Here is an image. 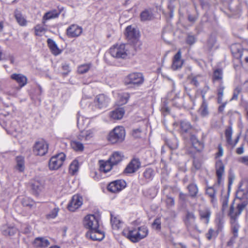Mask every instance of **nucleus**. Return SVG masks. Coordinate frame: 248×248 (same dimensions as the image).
<instances>
[{"mask_svg":"<svg viewBox=\"0 0 248 248\" xmlns=\"http://www.w3.org/2000/svg\"><path fill=\"white\" fill-rule=\"evenodd\" d=\"M34 33L36 36H41L44 34L47 31V29L43 25L37 24L34 27Z\"/></svg>","mask_w":248,"mask_h":248,"instance_id":"obj_38","label":"nucleus"},{"mask_svg":"<svg viewBox=\"0 0 248 248\" xmlns=\"http://www.w3.org/2000/svg\"><path fill=\"white\" fill-rule=\"evenodd\" d=\"M196 41V38L194 35H188L186 39V42L188 45H192Z\"/></svg>","mask_w":248,"mask_h":248,"instance_id":"obj_56","label":"nucleus"},{"mask_svg":"<svg viewBox=\"0 0 248 248\" xmlns=\"http://www.w3.org/2000/svg\"><path fill=\"white\" fill-rule=\"evenodd\" d=\"M124 114V109L122 108H120L110 112L109 116L114 120H120L123 118Z\"/></svg>","mask_w":248,"mask_h":248,"instance_id":"obj_32","label":"nucleus"},{"mask_svg":"<svg viewBox=\"0 0 248 248\" xmlns=\"http://www.w3.org/2000/svg\"><path fill=\"white\" fill-rule=\"evenodd\" d=\"M192 143L195 148H198V146H197V144H198L199 145H201V143L195 138H194V137L192 138Z\"/></svg>","mask_w":248,"mask_h":248,"instance_id":"obj_61","label":"nucleus"},{"mask_svg":"<svg viewBox=\"0 0 248 248\" xmlns=\"http://www.w3.org/2000/svg\"><path fill=\"white\" fill-rule=\"evenodd\" d=\"M240 92V89L239 88L237 87L235 88V90H234L233 96L232 99H237Z\"/></svg>","mask_w":248,"mask_h":248,"instance_id":"obj_58","label":"nucleus"},{"mask_svg":"<svg viewBox=\"0 0 248 248\" xmlns=\"http://www.w3.org/2000/svg\"><path fill=\"white\" fill-rule=\"evenodd\" d=\"M99 165L100 171L105 173L109 171L113 166L111 162L109 161L108 159L106 161L100 160L99 161Z\"/></svg>","mask_w":248,"mask_h":248,"instance_id":"obj_27","label":"nucleus"},{"mask_svg":"<svg viewBox=\"0 0 248 248\" xmlns=\"http://www.w3.org/2000/svg\"><path fill=\"white\" fill-rule=\"evenodd\" d=\"M154 170L151 168H148L143 172V176L146 179L151 180L154 176Z\"/></svg>","mask_w":248,"mask_h":248,"instance_id":"obj_50","label":"nucleus"},{"mask_svg":"<svg viewBox=\"0 0 248 248\" xmlns=\"http://www.w3.org/2000/svg\"><path fill=\"white\" fill-rule=\"evenodd\" d=\"M248 204V200H246L241 201L237 205L236 208L232 205L231 206L229 215L231 218V220L232 222H235L238 217L240 215L242 212Z\"/></svg>","mask_w":248,"mask_h":248,"instance_id":"obj_9","label":"nucleus"},{"mask_svg":"<svg viewBox=\"0 0 248 248\" xmlns=\"http://www.w3.org/2000/svg\"><path fill=\"white\" fill-rule=\"evenodd\" d=\"M216 43V39L214 38H210L207 43L208 46L210 49H211Z\"/></svg>","mask_w":248,"mask_h":248,"instance_id":"obj_57","label":"nucleus"},{"mask_svg":"<svg viewBox=\"0 0 248 248\" xmlns=\"http://www.w3.org/2000/svg\"><path fill=\"white\" fill-rule=\"evenodd\" d=\"M110 102L109 98L104 94H100L96 95L94 99V105H91L89 99L83 97L80 101L81 106L86 108L87 106L92 109L95 108H106Z\"/></svg>","mask_w":248,"mask_h":248,"instance_id":"obj_2","label":"nucleus"},{"mask_svg":"<svg viewBox=\"0 0 248 248\" xmlns=\"http://www.w3.org/2000/svg\"><path fill=\"white\" fill-rule=\"evenodd\" d=\"M126 182L123 180H117L110 182L108 186V190L112 193L119 192L126 186Z\"/></svg>","mask_w":248,"mask_h":248,"instance_id":"obj_13","label":"nucleus"},{"mask_svg":"<svg viewBox=\"0 0 248 248\" xmlns=\"http://www.w3.org/2000/svg\"><path fill=\"white\" fill-rule=\"evenodd\" d=\"M148 232L147 227L143 226L133 229L125 228L122 233L132 242L136 243L146 237Z\"/></svg>","mask_w":248,"mask_h":248,"instance_id":"obj_1","label":"nucleus"},{"mask_svg":"<svg viewBox=\"0 0 248 248\" xmlns=\"http://www.w3.org/2000/svg\"><path fill=\"white\" fill-rule=\"evenodd\" d=\"M205 90L206 92L209 90V87L207 86L205 87ZM202 102L199 108L198 112L200 115L202 117H206L209 115V111L208 109V104L205 99V93H202Z\"/></svg>","mask_w":248,"mask_h":248,"instance_id":"obj_15","label":"nucleus"},{"mask_svg":"<svg viewBox=\"0 0 248 248\" xmlns=\"http://www.w3.org/2000/svg\"><path fill=\"white\" fill-rule=\"evenodd\" d=\"M83 225L89 231L98 229L99 227V217L94 215H88L84 218Z\"/></svg>","mask_w":248,"mask_h":248,"instance_id":"obj_12","label":"nucleus"},{"mask_svg":"<svg viewBox=\"0 0 248 248\" xmlns=\"http://www.w3.org/2000/svg\"><path fill=\"white\" fill-rule=\"evenodd\" d=\"M181 132L182 133H187L191 128L190 123L187 121H182L180 122Z\"/></svg>","mask_w":248,"mask_h":248,"instance_id":"obj_42","label":"nucleus"},{"mask_svg":"<svg viewBox=\"0 0 248 248\" xmlns=\"http://www.w3.org/2000/svg\"><path fill=\"white\" fill-rule=\"evenodd\" d=\"M86 236L92 240L101 241L104 239L105 234L103 231L99 230L98 228L89 231L86 233Z\"/></svg>","mask_w":248,"mask_h":248,"instance_id":"obj_19","label":"nucleus"},{"mask_svg":"<svg viewBox=\"0 0 248 248\" xmlns=\"http://www.w3.org/2000/svg\"><path fill=\"white\" fill-rule=\"evenodd\" d=\"M70 145L71 148L77 152H82L84 148L82 143L76 140H72Z\"/></svg>","mask_w":248,"mask_h":248,"instance_id":"obj_39","label":"nucleus"},{"mask_svg":"<svg viewBox=\"0 0 248 248\" xmlns=\"http://www.w3.org/2000/svg\"><path fill=\"white\" fill-rule=\"evenodd\" d=\"M211 212L209 208H204L199 211L200 220L205 224H208L210 221Z\"/></svg>","mask_w":248,"mask_h":248,"instance_id":"obj_25","label":"nucleus"},{"mask_svg":"<svg viewBox=\"0 0 248 248\" xmlns=\"http://www.w3.org/2000/svg\"><path fill=\"white\" fill-rule=\"evenodd\" d=\"M14 17L16 22L21 26H26L27 24V21L21 11L16 10L14 12Z\"/></svg>","mask_w":248,"mask_h":248,"instance_id":"obj_29","label":"nucleus"},{"mask_svg":"<svg viewBox=\"0 0 248 248\" xmlns=\"http://www.w3.org/2000/svg\"><path fill=\"white\" fill-rule=\"evenodd\" d=\"M181 52L179 50L175 55L173 60L171 67L173 70H176L181 68L183 64V61L181 59Z\"/></svg>","mask_w":248,"mask_h":248,"instance_id":"obj_22","label":"nucleus"},{"mask_svg":"<svg viewBox=\"0 0 248 248\" xmlns=\"http://www.w3.org/2000/svg\"><path fill=\"white\" fill-rule=\"evenodd\" d=\"M59 210L60 209L58 207H55L46 215V218L47 219L55 218L57 217Z\"/></svg>","mask_w":248,"mask_h":248,"instance_id":"obj_47","label":"nucleus"},{"mask_svg":"<svg viewBox=\"0 0 248 248\" xmlns=\"http://www.w3.org/2000/svg\"><path fill=\"white\" fill-rule=\"evenodd\" d=\"M152 14L150 11L145 10L140 14V18L142 21L151 20L152 18Z\"/></svg>","mask_w":248,"mask_h":248,"instance_id":"obj_44","label":"nucleus"},{"mask_svg":"<svg viewBox=\"0 0 248 248\" xmlns=\"http://www.w3.org/2000/svg\"><path fill=\"white\" fill-rule=\"evenodd\" d=\"M216 171L217 178V183L221 185L223 181V176L225 171V167L221 160H218L216 164Z\"/></svg>","mask_w":248,"mask_h":248,"instance_id":"obj_21","label":"nucleus"},{"mask_svg":"<svg viewBox=\"0 0 248 248\" xmlns=\"http://www.w3.org/2000/svg\"><path fill=\"white\" fill-rule=\"evenodd\" d=\"M33 246L38 248H45L50 245L49 240L45 237L36 238L33 242Z\"/></svg>","mask_w":248,"mask_h":248,"instance_id":"obj_23","label":"nucleus"},{"mask_svg":"<svg viewBox=\"0 0 248 248\" xmlns=\"http://www.w3.org/2000/svg\"><path fill=\"white\" fill-rule=\"evenodd\" d=\"M48 144L43 139H40L35 141L33 147V152L36 155L43 156L48 151Z\"/></svg>","mask_w":248,"mask_h":248,"instance_id":"obj_11","label":"nucleus"},{"mask_svg":"<svg viewBox=\"0 0 248 248\" xmlns=\"http://www.w3.org/2000/svg\"><path fill=\"white\" fill-rule=\"evenodd\" d=\"M196 217L193 212H187L186 215L185 223L188 230L197 229L195 223Z\"/></svg>","mask_w":248,"mask_h":248,"instance_id":"obj_16","label":"nucleus"},{"mask_svg":"<svg viewBox=\"0 0 248 248\" xmlns=\"http://www.w3.org/2000/svg\"><path fill=\"white\" fill-rule=\"evenodd\" d=\"M244 153V147L241 145L236 149V153L238 155L242 154Z\"/></svg>","mask_w":248,"mask_h":248,"instance_id":"obj_63","label":"nucleus"},{"mask_svg":"<svg viewBox=\"0 0 248 248\" xmlns=\"http://www.w3.org/2000/svg\"><path fill=\"white\" fill-rule=\"evenodd\" d=\"M217 235V232L212 228L209 229L208 232L206 233V237L209 240L215 238Z\"/></svg>","mask_w":248,"mask_h":248,"instance_id":"obj_48","label":"nucleus"},{"mask_svg":"<svg viewBox=\"0 0 248 248\" xmlns=\"http://www.w3.org/2000/svg\"><path fill=\"white\" fill-rule=\"evenodd\" d=\"M125 35L128 40L131 41L136 48H140L142 43L139 40V31L132 26H128L125 29Z\"/></svg>","mask_w":248,"mask_h":248,"instance_id":"obj_7","label":"nucleus"},{"mask_svg":"<svg viewBox=\"0 0 248 248\" xmlns=\"http://www.w3.org/2000/svg\"><path fill=\"white\" fill-rule=\"evenodd\" d=\"M31 188L36 194H39L45 188V181L42 179L35 178L31 183Z\"/></svg>","mask_w":248,"mask_h":248,"instance_id":"obj_20","label":"nucleus"},{"mask_svg":"<svg viewBox=\"0 0 248 248\" xmlns=\"http://www.w3.org/2000/svg\"><path fill=\"white\" fill-rule=\"evenodd\" d=\"M47 42L49 48L54 55H58L61 53V50L59 48L57 44L53 40L48 39Z\"/></svg>","mask_w":248,"mask_h":248,"instance_id":"obj_33","label":"nucleus"},{"mask_svg":"<svg viewBox=\"0 0 248 248\" xmlns=\"http://www.w3.org/2000/svg\"><path fill=\"white\" fill-rule=\"evenodd\" d=\"M187 188L189 191V195L191 197H195L196 196L198 192V188L196 184H191L188 186Z\"/></svg>","mask_w":248,"mask_h":248,"instance_id":"obj_43","label":"nucleus"},{"mask_svg":"<svg viewBox=\"0 0 248 248\" xmlns=\"http://www.w3.org/2000/svg\"><path fill=\"white\" fill-rule=\"evenodd\" d=\"M223 73L221 69L216 70L213 74V81L214 82L217 81L219 83V85L217 88V102L221 103L223 96V92L225 87L223 85Z\"/></svg>","mask_w":248,"mask_h":248,"instance_id":"obj_8","label":"nucleus"},{"mask_svg":"<svg viewBox=\"0 0 248 248\" xmlns=\"http://www.w3.org/2000/svg\"><path fill=\"white\" fill-rule=\"evenodd\" d=\"M206 194L212 198L211 202H213L216 195V191L214 187H208L206 188Z\"/></svg>","mask_w":248,"mask_h":248,"instance_id":"obj_51","label":"nucleus"},{"mask_svg":"<svg viewBox=\"0 0 248 248\" xmlns=\"http://www.w3.org/2000/svg\"><path fill=\"white\" fill-rule=\"evenodd\" d=\"M218 151L217 153V157L222 156L223 155V149L220 145H219L218 146Z\"/></svg>","mask_w":248,"mask_h":248,"instance_id":"obj_60","label":"nucleus"},{"mask_svg":"<svg viewBox=\"0 0 248 248\" xmlns=\"http://www.w3.org/2000/svg\"><path fill=\"white\" fill-rule=\"evenodd\" d=\"M60 12L56 10L48 11L46 12L43 16L42 22L43 24L45 23L46 21L57 18L59 16Z\"/></svg>","mask_w":248,"mask_h":248,"instance_id":"obj_30","label":"nucleus"},{"mask_svg":"<svg viewBox=\"0 0 248 248\" xmlns=\"http://www.w3.org/2000/svg\"><path fill=\"white\" fill-rule=\"evenodd\" d=\"M141 163L138 158H133L125 168L124 172L125 173H132L136 172L140 167Z\"/></svg>","mask_w":248,"mask_h":248,"instance_id":"obj_17","label":"nucleus"},{"mask_svg":"<svg viewBox=\"0 0 248 248\" xmlns=\"http://www.w3.org/2000/svg\"><path fill=\"white\" fill-rule=\"evenodd\" d=\"M82 32V28L76 24L70 25L66 30V34L70 38L78 37Z\"/></svg>","mask_w":248,"mask_h":248,"instance_id":"obj_18","label":"nucleus"},{"mask_svg":"<svg viewBox=\"0 0 248 248\" xmlns=\"http://www.w3.org/2000/svg\"><path fill=\"white\" fill-rule=\"evenodd\" d=\"M168 145L171 150H174L178 147V140L177 139L174 138L170 140L168 142Z\"/></svg>","mask_w":248,"mask_h":248,"instance_id":"obj_46","label":"nucleus"},{"mask_svg":"<svg viewBox=\"0 0 248 248\" xmlns=\"http://www.w3.org/2000/svg\"><path fill=\"white\" fill-rule=\"evenodd\" d=\"M140 133V130L139 129H136L133 131V135L138 138L140 136L139 134Z\"/></svg>","mask_w":248,"mask_h":248,"instance_id":"obj_62","label":"nucleus"},{"mask_svg":"<svg viewBox=\"0 0 248 248\" xmlns=\"http://www.w3.org/2000/svg\"><path fill=\"white\" fill-rule=\"evenodd\" d=\"M11 78L15 80L18 84V86L10 90L7 92V94L13 96H16L17 92L21 88L25 86L27 83V77L21 74L14 73L11 75Z\"/></svg>","mask_w":248,"mask_h":248,"instance_id":"obj_4","label":"nucleus"},{"mask_svg":"<svg viewBox=\"0 0 248 248\" xmlns=\"http://www.w3.org/2000/svg\"><path fill=\"white\" fill-rule=\"evenodd\" d=\"M129 46L124 44L116 45L110 48V55L116 58H125L129 54Z\"/></svg>","mask_w":248,"mask_h":248,"instance_id":"obj_6","label":"nucleus"},{"mask_svg":"<svg viewBox=\"0 0 248 248\" xmlns=\"http://www.w3.org/2000/svg\"><path fill=\"white\" fill-rule=\"evenodd\" d=\"M153 228L156 230H159L161 227V220L160 218L155 219L152 224Z\"/></svg>","mask_w":248,"mask_h":248,"instance_id":"obj_53","label":"nucleus"},{"mask_svg":"<svg viewBox=\"0 0 248 248\" xmlns=\"http://www.w3.org/2000/svg\"><path fill=\"white\" fill-rule=\"evenodd\" d=\"M78 162L77 160H75L72 161L69 167V171L71 173L74 174L78 170Z\"/></svg>","mask_w":248,"mask_h":248,"instance_id":"obj_45","label":"nucleus"},{"mask_svg":"<svg viewBox=\"0 0 248 248\" xmlns=\"http://www.w3.org/2000/svg\"><path fill=\"white\" fill-rule=\"evenodd\" d=\"M144 81V76L141 73L133 72L124 77V83L129 88H134L140 86Z\"/></svg>","mask_w":248,"mask_h":248,"instance_id":"obj_3","label":"nucleus"},{"mask_svg":"<svg viewBox=\"0 0 248 248\" xmlns=\"http://www.w3.org/2000/svg\"><path fill=\"white\" fill-rule=\"evenodd\" d=\"M235 46H232V53L233 54L234 56L236 57L238 59H241L243 57L244 58H246V57L248 56V49H243L242 50H238V51L235 52L233 50L234 47Z\"/></svg>","mask_w":248,"mask_h":248,"instance_id":"obj_37","label":"nucleus"},{"mask_svg":"<svg viewBox=\"0 0 248 248\" xmlns=\"http://www.w3.org/2000/svg\"><path fill=\"white\" fill-rule=\"evenodd\" d=\"M165 203L167 208L171 209L175 205L174 199L171 197L167 196L165 200Z\"/></svg>","mask_w":248,"mask_h":248,"instance_id":"obj_49","label":"nucleus"},{"mask_svg":"<svg viewBox=\"0 0 248 248\" xmlns=\"http://www.w3.org/2000/svg\"><path fill=\"white\" fill-rule=\"evenodd\" d=\"M231 223L232 224L233 232L234 233V235L236 236V234L238 232L239 226L237 224L236 221L235 222H232V220H231Z\"/></svg>","mask_w":248,"mask_h":248,"instance_id":"obj_55","label":"nucleus"},{"mask_svg":"<svg viewBox=\"0 0 248 248\" xmlns=\"http://www.w3.org/2000/svg\"><path fill=\"white\" fill-rule=\"evenodd\" d=\"M83 204L82 197L79 195H74L68 204L67 208L71 212H75Z\"/></svg>","mask_w":248,"mask_h":248,"instance_id":"obj_14","label":"nucleus"},{"mask_svg":"<svg viewBox=\"0 0 248 248\" xmlns=\"http://www.w3.org/2000/svg\"><path fill=\"white\" fill-rule=\"evenodd\" d=\"M16 169L20 172H23L25 170V162L24 157L21 156H18L16 157Z\"/></svg>","mask_w":248,"mask_h":248,"instance_id":"obj_35","label":"nucleus"},{"mask_svg":"<svg viewBox=\"0 0 248 248\" xmlns=\"http://www.w3.org/2000/svg\"><path fill=\"white\" fill-rule=\"evenodd\" d=\"M77 119V124L79 127L84 125L86 122H88V120L87 119L84 120L83 116H78Z\"/></svg>","mask_w":248,"mask_h":248,"instance_id":"obj_54","label":"nucleus"},{"mask_svg":"<svg viewBox=\"0 0 248 248\" xmlns=\"http://www.w3.org/2000/svg\"><path fill=\"white\" fill-rule=\"evenodd\" d=\"M239 161L246 165H248V156H245L241 157Z\"/></svg>","mask_w":248,"mask_h":248,"instance_id":"obj_59","label":"nucleus"},{"mask_svg":"<svg viewBox=\"0 0 248 248\" xmlns=\"http://www.w3.org/2000/svg\"><path fill=\"white\" fill-rule=\"evenodd\" d=\"M123 158L124 155L122 153L115 152L110 156L108 160L113 166H115L121 162Z\"/></svg>","mask_w":248,"mask_h":248,"instance_id":"obj_26","label":"nucleus"},{"mask_svg":"<svg viewBox=\"0 0 248 248\" xmlns=\"http://www.w3.org/2000/svg\"><path fill=\"white\" fill-rule=\"evenodd\" d=\"M95 131V128L82 130L78 135V138L81 140H90L94 136Z\"/></svg>","mask_w":248,"mask_h":248,"instance_id":"obj_24","label":"nucleus"},{"mask_svg":"<svg viewBox=\"0 0 248 248\" xmlns=\"http://www.w3.org/2000/svg\"><path fill=\"white\" fill-rule=\"evenodd\" d=\"M111 223L113 229H119L122 227L123 222L121 220L119 217L114 216L112 214H111Z\"/></svg>","mask_w":248,"mask_h":248,"instance_id":"obj_34","label":"nucleus"},{"mask_svg":"<svg viewBox=\"0 0 248 248\" xmlns=\"http://www.w3.org/2000/svg\"><path fill=\"white\" fill-rule=\"evenodd\" d=\"M21 202L23 206L29 209H34L36 206V202L28 197L23 198Z\"/></svg>","mask_w":248,"mask_h":248,"instance_id":"obj_28","label":"nucleus"},{"mask_svg":"<svg viewBox=\"0 0 248 248\" xmlns=\"http://www.w3.org/2000/svg\"><path fill=\"white\" fill-rule=\"evenodd\" d=\"M125 136V132L123 126H116L111 131L108 136V140L111 143L114 144L122 142Z\"/></svg>","mask_w":248,"mask_h":248,"instance_id":"obj_5","label":"nucleus"},{"mask_svg":"<svg viewBox=\"0 0 248 248\" xmlns=\"http://www.w3.org/2000/svg\"><path fill=\"white\" fill-rule=\"evenodd\" d=\"M92 67L91 63H84L78 66V72L79 74H83L88 72Z\"/></svg>","mask_w":248,"mask_h":248,"instance_id":"obj_40","label":"nucleus"},{"mask_svg":"<svg viewBox=\"0 0 248 248\" xmlns=\"http://www.w3.org/2000/svg\"><path fill=\"white\" fill-rule=\"evenodd\" d=\"M65 159V155L60 153L52 156L49 159L48 167L50 170H57L62 165Z\"/></svg>","mask_w":248,"mask_h":248,"instance_id":"obj_10","label":"nucleus"},{"mask_svg":"<svg viewBox=\"0 0 248 248\" xmlns=\"http://www.w3.org/2000/svg\"><path fill=\"white\" fill-rule=\"evenodd\" d=\"M186 198V195L182 192H180L179 193V198L185 201Z\"/></svg>","mask_w":248,"mask_h":248,"instance_id":"obj_64","label":"nucleus"},{"mask_svg":"<svg viewBox=\"0 0 248 248\" xmlns=\"http://www.w3.org/2000/svg\"><path fill=\"white\" fill-rule=\"evenodd\" d=\"M1 232L3 235L11 236L16 234L17 230L14 227L4 225L1 228Z\"/></svg>","mask_w":248,"mask_h":248,"instance_id":"obj_31","label":"nucleus"},{"mask_svg":"<svg viewBox=\"0 0 248 248\" xmlns=\"http://www.w3.org/2000/svg\"><path fill=\"white\" fill-rule=\"evenodd\" d=\"M118 97L119 99V104L120 105H123L127 103L129 95L127 93H118Z\"/></svg>","mask_w":248,"mask_h":248,"instance_id":"obj_41","label":"nucleus"},{"mask_svg":"<svg viewBox=\"0 0 248 248\" xmlns=\"http://www.w3.org/2000/svg\"><path fill=\"white\" fill-rule=\"evenodd\" d=\"M232 127H229L227 129H226L225 131V137L226 138L227 141L229 144L234 146L237 143L239 140V138L237 137L235 140L234 142L233 143L232 139Z\"/></svg>","mask_w":248,"mask_h":248,"instance_id":"obj_36","label":"nucleus"},{"mask_svg":"<svg viewBox=\"0 0 248 248\" xmlns=\"http://www.w3.org/2000/svg\"><path fill=\"white\" fill-rule=\"evenodd\" d=\"M202 79V77L200 75H197L192 78L191 79V83L196 86L199 85V82L201 81Z\"/></svg>","mask_w":248,"mask_h":248,"instance_id":"obj_52","label":"nucleus"}]
</instances>
